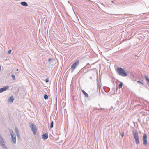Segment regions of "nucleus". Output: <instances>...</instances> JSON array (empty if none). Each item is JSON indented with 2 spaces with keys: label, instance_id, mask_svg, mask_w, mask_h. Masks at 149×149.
Returning a JSON list of instances; mask_svg holds the SVG:
<instances>
[{
  "label": "nucleus",
  "instance_id": "obj_1",
  "mask_svg": "<svg viewBox=\"0 0 149 149\" xmlns=\"http://www.w3.org/2000/svg\"><path fill=\"white\" fill-rule=\"evenodd\" d=\"M116 72L119 75L123 77H125L127 75V73L124 70L121 68L117 67L116 69Z\"/></svg>",
  "mask_w": 149,
  "mask_h": 149
},
{
  "label": "nucleus",
  "instance_id": "obj_2",
  "mask_svg": "<svg viewBox=\"0 0 149 149\" xmlns=\"http://www.w3.org/2000/svg\"><path fill=\"white\" fill-rule=\"evenodd\" d=\"M29 126L31 129L34 135L36 134L37 133V128L36 125L32 122L29 123Z\"/></svg>",
  "mask_w": 149,
  "mask_h": 149
},
{
  "label": "nucleus",
  "instance_id": "obj_3",
  "mask_svg": "<svg viewBox=\"0 0 149 149\" xmlns=\"http://www.w3.org/2000/svg\"><path fill=\"white\" fill-rule=\"evenodd\" d=\"M133 134L135 140V143L136 144H138L140 143V141L138 136V133L137 132L133 131Z\"/></svg>",
  "mask_w": 149,
  "mask_h": 149
},
{
  "label": "nucleus",
  "instance_id": "obj_4",
  "mask_svg": "<svg viewBox=\"0 0 149 149\" xmlns=\"http://www.w3.org/2000/svg\"><path fill=\"white\" fill-rule=\"evenodd\" d=\"M79 61L78 60L76 61L73 63L70 68L71 72H73L74 70L76 68V67L79 65Z\"/></svg>",
  "mask_w": 149,
  "mask_h": 149
},
{
  "label": "nucleus",
  "instance_id": "obj_5",
  "mask_svg": "<svg viewBox=\"0 0 149 149\" xmlns=\"http://www.w3.org/2000/svg\"><path fill=\"white\" fill-rule=\"evenodd\" d=\"M0 144L3 149H8L7 147L5 145V143L2 136L0 134Z\"/></svg>",
  "mask_w": 149,
  "mask_h": 149
},
{
  "label": "nucleus",
  "instance_id": "obj_6",
  "mask_svg": "<svg viewBox=\"0 0 149 149\" xmlns=\"http://www.w3.org/2000/svg\"><path fill=\"white\" fill-rule=\"evenodd\" d=\"M147 135L145 134H144L143 136V144L145 146H146L147 145Z\"/></svg>",
  "mask_w": 149,
  "mask_h": 149
},
{
  "label": "nucleus",
  "instance_id": "obj_7",
  "mask_svg": "<svg viewBox=\"0 0 149 149\" xmlns=\"http://www.w3.org/2000/svg\"><path fill=\"white\" fill-rule=\"evenodd\" d=\"M11 136V141L14 144L16 143V138L15 135H12Z\"/></svg>",
  "mask_w": 149,
  "mask_h": 149
},
{
  "label": "nucleus",
  "instance_id": "obj_8",
  "mask_svg": "<svg viewBox=\"0 0 149 149\" xmlns=\"http://www.w3.org/2000/svg\"><path fill=\"white\" fill-rule=\"evenodd\" d=\"M9 88L8 86H6L4 87L3 88H0V93L2 92L5 91H6Z\"/></svg>",
  "mask_w": 149,
  "mask_h": 149
},
{
  "label": "nucleus",
  "instance_id": "obj_9",
  "mask_svg": "<svg viewBox=\"0 0 149 149\" xmlns=\"http://www.w3.org/2000/svg\"><path fill=\"white\" fill-rule=\"evenodd\" d=\"M48 137V135L46 133L42 135V138L44 140L47 139Z\"/></svg>",
  "mask_w": 149,
  "mask_h": 149
},
{
  "label": "nucleus",
  "instance_id": "obj_10",
  "mask_svg": "<svg viewBox=\"0 0 149 149\" xmlns=\"http://www.w3.org/2000/svg\"><path fill=\"white\" fill-rule=\"evenodd\" d=\"M14 100L13 96H11L8 99V101L10 102H12Z\"/></svg>",
  "mask_w": 149,
  "mask_h": 149
},
{
  "label": "nucleus",
  "instance_id": "obj_11",
  "mask_svg": "<svg viewBox=\"0 0 149 149\" xmlns=\"http://www.w3.org/2000/svg\"><path fill=\"white\" fill-rule=\"evenodd\" d=\"M21 4L23 6L26 7L28 6L27 3L25 1L22 2L21 3Z\"/></svg>",
  "mask_w": 149,
  "mask_h": 149
},
{
  "label": "nucleus",
  "instance_id": "obj_12",
  "mask_svg": "<svg viewBox=\"0 0 149 149\" xmlns=\"http://www.w3.org/2000/svg\"><path fill=\"white\" fill-rule=\"evenodd\" d=\"M98 94L97 93H94L92 94V97H95L98 96Z\"/></svg>",
  "mask_w": 149,
  "mask_h": 149
},
{
  "label": "nucleus",
  "instance_id": "obj_13",
  "mask_svg": "<svg viewBox=\"0 0 149 149\" xmlns=\"http://www.w3.org/2000/svg\"><path fill=\"white\" fill-rule=\"evenodd\" d=\"M82 91L84 95L85 96L87 97H88V94L84 91V90H82Z\"/></svg>",
  "mask_w": 149,
  "mask_h": 149
},
{
  "label": "nucleus",
  "instance_id": "obj_14",
  "mask_svg": "<svg viewBox=\"0 0 149 149\" xmlns=\"http://www.w3.org/2000/svg\"><path fill=\"white\" fill-rule=\"evenodd\" d=\"M144 78L148 82H149V78L147 75H145L144 76Z\"/></svg>",
  "mask_w": 149,
  "mask_h": 149
},
{
  "label": "nucleus",
  "instance_id": "obj_15",
  "mask_svg": "<svg viewBox=\"0 0 149 149\" xmlns=\"http://www.w3.org/2000/svg\"><path fill=\"white\" fill-rule=\"evenodd\" d=\"M9 131L10 133L11 136H12V135H14V133H13V131L12 130L10 129L9 130Z\"/></svg>",
  "mask_w": 149,
  "mask_h": 149
},
{
  "label": "nucleus",
  "instance_id": "obj_16",
  "mask_svg": "<svg viewBox=\"0 0 149 149\" xmlns=\"http://www.w3.org/2000/svg\"><path fill=\"white\" fill-rule=\"evenodd\" d=\"M19 130L18 128L17 127H16L15 128V132L16 135L19 134Z\"/></svg>",
  "mask_w": 149,
  "mask_h": 149
},
{
  "label": "nucleus",
  "instance_id": "obj_17",
  "mask_svg": "<svg viewBox=\"0 0 149 149\" xmlns=\"http://www.w3.org/2000/svg\"><path fill=\"white\" fill-rule=\"evenodd\" d=\"M54 122L52 120L50 124V128H52L53 127Z\"/></svg>",
  "mask_w": 149,
  "mask_h": 149
},
{
  "label": "nucleus",
  "instance_id": "obj_18",
  "mask_svg": "<svg viewBox=\"0 0 149 149\" xmlns=\"http://www.w3.org/2000/svg\"><path fill=\"white\" fill-rule=\"evenodd\" d=\"M123 83L122 82H120L119 85V87L120 88H121L123 85Z\"/></svg>",
  "mask_w": 149,
  "mask_h": 149
},
{
  "label": "nucleus",
  "instance_id": "obj_19",
  "mask_svg": "<svg viewBox=\"0 0 149 149\" xmlns=\"http://www.w3.org/2000/svg\"><path fill=\"white\" fill-rule=\"evenodd\" d=\"M48 96H47V95L45 94L44 95V98L45 99H48Z\"/></svg>",
  "mask_w": 149,
  "mask_h": 149
},
{
  "label": "nucleus",
  "instance_id": "obj_20",
  "mask_svg": "<svg viewBox=\"0 0 149 149\" xmlns=\"http://www.w3.org/2000/svg\"><path fill=\"white\" fill-rule=\"evenodd\" d=\"M11 77L13 78V80H15V76L14 74H12L11 76Z\"/></svg>",
  "mask_w": 149,
  "mask_h": 149
},
{
  "label": "nucleus",
  "instance_id": "obj_21",
  "mask_svg": "<svg viewBox=\"0 0 149 149\" xmlns=\"http://www.w3.org/2000/svg\"><path fill=\"white\" fill-rule=\"evenodd\" d=\"M137 82L138 83L140 84H142V85H144V84H143V83H142V82H141L140 81H137Z\"/></svg>",
  "mask_w": 149,
  "mask_h": 149
},
{
  "label": "nucleus",
  "instance_id": "obj_22",
  "mask_svg": "<svg viewBox=\"0 0 149 149\" xmlns=\"http://www.w3.org/2000/svg\"><path fill=\"white\" fill-rule=\"evenodd\" d=\"M120 135L122 137H123L124 135V132H122L120 134Z\"/></svg>",
  "mask_w": 149,
  "mask_h": 149
},
{
  "label": "nucleus",
  "instance_id": "obj_23",
  "mask_svg": "<svg viewBox=\"0 0 149 149\" xmlns=\"http://www.w3.org/2000/svg\"><path fill=\"white\" fill-rule=\"evenodd\" d=\"M49 79L48 78H46L45 79V82L46 83H47L49 82Z\"/></svg>",
  "mask_w": 149,
  "mask_h": 149
},
{
  "label": "nucleus",
  "instance_id": "obj_24",
  "mask_svg": "<svg viewBox=\"0 0 149 149\" xmlns=\"http://www.w3.org/2000/svg\"><path fill=\"white\" fill-rule=\"evenodd\" d=\"M11 50H8V54H10L11 53Z\"/></svg>",
  "mask_w": 149,
  "mask_h": 149
},
{
  "label": "nucleus",
  "instance_id": "obj_25",
  "mask_svg": "<svg viewBox=\"0 0 149 149\" xmlns=\"http://www.w3.org/2000/svg\"><path fill=\"white\" fill-rule=\"evenodd\" d=\"M17 137L19 139L20 138V136L19 134H17Z\"/></svg>",
  "mask_w": 149,
  "mask_h": 149
},
{
  "label": "nucleus",
  "instance_id": "obj_26",
  "mask_svg": "<svg viewBox=\"0 0 149 149\" xmlns=\"http://www.w3.org/2000/svg\"><path fill=\"white\" fill-rule=\"evenodd\" d=\"M48 61L49 62H51L52 61V60L51 59H49L48 60Z\"/></svg>",
  "mask_w": 149,
  "mask_h": 149
},
{
  "label": "nucleus",
  "instance_id": "obj_27",
  "mask_svg": "<svg viewBox=\"0 0 149 149\" xmlns=\"http://www.w3.org/2000/svg\"><path fill=\"white\" fill-rule=\"evenodd\" d=\"M18 69H17L16 70V71H18Z\"/></svg>",
  "mask_w": 149,
  "mask_h": 149
},
{
  "label": "nucleus",
  "instance_id": "obj_28",
  "mask_svg": "<svg viewBox=\"0 0 149 149\" xmlns=\"http://www.w3.org/2000/svg\"><path fill=\"white\" fill-rule=\"evenodd\" d=\"M103 109L101 108V109Z\"/></svg>",
  "mask_w": 149,
  "mask_h": 149
}]
</instances>
